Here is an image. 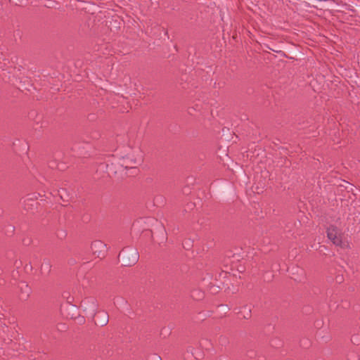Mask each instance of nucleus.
I'll return each instance as SVG.
<instances>
[{
    "instance_id": "f257e3e1",
    "label": "nucleus",
    "mask_w": 360,
    "mask_h": 360,
    "mask_svg": "<svg viewBox=\"0 0 360 360\" xmlns=\"http://www.w3.org/2000/svg\"><path fill=\"white\" fill-rule=\"evenodd\" d=\"M118 257L124 266H131L139 261V253L136 248H124Z\"/></svg>"
},
{
    "instance_id": "f03ea898",
    "label": "nucleus",
    "mask_w": 360,
    "mask_h": 360,
    "mask_svg": "<svg viewBox=\"0 0 360 360\" xmlns=\"http://www.w3.org/2000/svg\"><path fill=\"white\" fill-rule=\"evenodd\" d=\"M143 162V153L140 150H136L131 154H129L124 160L122 166L125 169L136 168Z\"/></svg>"
},
{
    "instance_id": "7ed1b4c3",
    "label": "nucleus",
    "mask_w": 360,
    "mask_h": 360,
    "mask_svg": "<svg viewBox=\"0 0 360 360\" xmlns=\"http://www.w3.org/2000/svg\"><path fill=\"white\" fill-rule=\"evenodd\" d=\"M91 250L94 255L99 258H103L107 252V246L101 240H94L91 243Z\"/></svg>"
},
{
    "instance_id": "20e7f679",
    "label": "nucleus",
    "mask_w": 360,
    "mask_h": 360,
    "mask_svg": "<svg viewBox=\"0 0 360 360\" xmlns=\"http://www.w3.org/2000/svg\"><path fill=\"white\" fill-rule=\"evenodd\" d=\"M327 236L335 245L340 247L342 246V237L340 234H338L337 227L334 226H329L327 229Z\"/></svg>"
},
{
    "instance_id": "39448f33",
    "label": "nucleus",
    "mask_w": 360,
    "mask_h": 360,
    "mask_svg": "<svg viewBox=\"0 0 360 360\" xmlns=\"http://www.w3.org/2000/svg\"><path fill=\"white\" fill-rule=\"evenodd\" d=\"M94 318L95 324L101 326H106L109 321V315L108 312L104 310L98 311L95 314Z\"/></svg>"
},
{
    "instance_id": "423d86ee",
    "label": "nucleus",
    "mask_w": 360,
    "mask_h": 360,
    "mask_svg": "<svg viewBox=\"0 0 360 360\" xmlns=\"http://www.w3.org/2000/svg\"><path fill=\"white\" fill-rule=\"evenodd\" d=\"M51 270V264L49 261H44L41 266L40 272L42 275H49Z\"/></svg>"
},
{
    "instance_id": "0eeeda50",
    "label": "nucleus",
    "mask_w": 360,
    "mask_h": 360,
    "mask_svg": "<svg viewBox=\"0 0 360 360\" xmlns=\"http://www.w3.org/2000/svg\"><path fill=\"white\" fill-rule=\"evenodd\" d=\"M240 314L245 319H249L251 317V310L247 307H243V310L240 311Z\"/></svg>"
},
{
    "instance_id": "6e6552de",
    "label": "nucleus",
    "mask_w": 360,
    "mask_h": 360,
    "mask_svg": "<svg viewBox=\"0 0 360 360\" xmlns=\"http://www.w3.org/2000/svg\"><path fill=\"white\" fill-rule=\"evenodd\" d=\"M192 297L196 300H201L203 297V293L200 291L193 292Z\"/></svg>"
},
{
    "instance_id": "1a4fd4ad",
    "label": "nucleus",
    "mask_w": 360,
    "mask_h": 360,
    "mask_svg": "<svg viewBox=\"0 0 360 360\" xmlns=\"http://www.w3.org/2000/svg\"><path fill=\"white\" fill-rule=\"evenodd\" d=\"M6 315L4 312L0 311V323L4 324V326L6 325V322L4 321L5 320Z\"/></svg>"
},
{
    "instance_id": "9d476101",
    "label": "nucleus",
    "mask_w": 360,
    "mask_h": 360,
    "mask_svg": "<svg viewBox=\"0 0 360 360\" xmlns=\"http://www.w3.org/2000/svg\"><path fill=\"white\" fill-rule=\"evenodd\" d=\"M219 342H226L227 341V338L225 336L221 335L219 338Z\"/></svg>"
},
{
    "instance_id": "9b49d317",
    "label": "nucleus",
    "mask_w": 360,
    "mask_h": 360,
    "mask_svg": "<svg viewBox=\"0 0 360 360\" xmlns=\"http://www.w3.org/2000/svg\"><path fill=\"white\" fill-rule=\"evenodd\" d=\"M237 270L238 271H240V273H242V272H243L245 271V268L241 266V267L237 268Z\"/></svg>"
}]
</instances>
